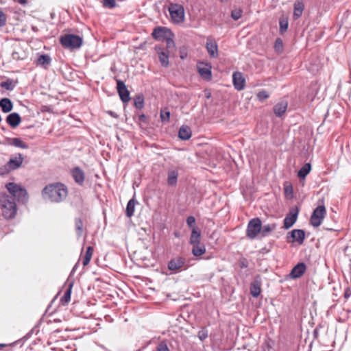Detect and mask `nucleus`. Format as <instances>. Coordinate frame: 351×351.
I'll return each mask as SVG.
<instances>
[{"mask_svg": "<svg viewBox=\"0 0 351 351\" xmlns=\"http://www.w3.org/2000/svg\"><path fill=\"white\" fill-rule=\"evenodd\" d=\"M44 199L52 203L64 202L68 195V189L62 182H54L46 185L42 191Z\"/></svg>", "mask_w": 351, "mask_h": 351, "instance_id": "obj_1", "label": "nucleus"}, {"mask_svg": "<svg viewBox=\"0 0 351 351\" xmlns=\"http://www.w3.org/2000/svg\"><path fill=\"white\" fill-rule=\"evenodd\" d=\"M0 207L5 219H14L17 213V206L12 196L6 193L0 194Z\"/></svg>", "mask_w": 351, "mask_h": 351, "instance_id": "obj_2", "label": "nucleus"}, {"mask_svg": "<svg viewBox=\"0 0 351 351\" xmlns=\"http://www.w3.org/2000/svg\"><path fill=\"white\" fill-rule=\"evenodd\" d=\"M5 188L10 193L13 199L16 198L19 202L25 204L28 200V194L25 189L14 182H9L5 184Z\"/></svg>", "mask_w": 351, "mask_h": 351, "instance_id": "obj_3", "label": "nucleus"}, {"mask_svg": "<svg viewBox=\"0 0 351 351\" xmlns=\"http://www.w3.org/2000/svg\"><path fill=\"white\" fill-rule=\"evenodd\" d=\"M61 45L66 49H77L82 45V38L75 34H65L60 39Z\"/></svg>", "mask_w": 351, "mask_h": 351, "instance_id": "obj_4", "label": "nucleus"}, {"mask_svg": "<svg viewBox=\"0 0 351 351\" xmlns=\"http://www.w3.org/2000/svg\"><path fill=\"white\" fill-rule=\"evenodd\" d=\"M169 11L172 20L175 23H180L184 20V11L182 5L179 4H171Z\"/></svg>", "mask_w": 351, "mask_h": 351, "instance_id": "obj_5", "label": "nucleus"}, {"mask_svg": "<svg viewBox=\"0 0 351 351\" xmlns=\"http://www.w3.org/2000/svg\"><path fill=\"white\" fill-rule=\"evenodd\" d=\"M262 221H249L246 235L251 239H255L262 230Z\"/></svg>", "mask_w": 351, "mask_h": 351, "instance_id": "obj_6", "label": "nucleus"}, {"mask_svg": "<svg viewBox=\"0 0 351 351\" xmlns=\"http://www.w3.org/2000/svg\"><path fill=\"white\" fill-rule=\"evenodd\" d=\"M188 226L192 230L191 234L190 237V244H199L201 238L200 230L195 227V221H186Z\"/></svg>", "mask_w": 351, "mask_h": 351, "instance_id": "obj_7", "label": "nucleus"}, {"mask_svg": "<svg viewBox=\"0 0 351 351\" xmlns=\"http://www.w3.org/2000/svg\"><path fill=\"white\" fill-rule=\"evenodd\" d=\"M154 49L158 55L161 65L163 67H167L169 64V57L171 53L166 51L165 47L161 45H156Z\"/></svg>", "mask_w": 351, "mask_h": 351, "instance_id": "obj_8", "label": "nucleus"}, {"mask_svg": "<svg viewBox=\"0 0 351 351\" xmlns=\"http://www.w3.org/2000/svg\"><path fill=\"white\" fill-rule=\"evenodd\" d=\"M197 69L200 76L206 80H210L212 77L211 66L210 64L199 62Z\"/></svg>", "mask_w": 351, "mask_h": 351, "instance_id": "obj_9", "label": "nucleus"}, {"mask_svg": "<svg viewBox=\"0 0 351 351\" xmlns=\"http://www.w3.org/2000/svg\"><path fill=\"white\" fill-rule=\"evenodd\" d=\"M117 89L119 97L123 103L130 101V91L128 90L123 82L121 80H117Z\"/></svg>", "mask_w": 351, "mask_h": 351, "instance_id": "obj_10", "label": "nucleus"}, {"mask_svg": "<svg viewBox=\"0 0 351 351\" xmlns=\"http://www.w3.org/2000/svg\"><path fill=\"white\" fill-rule=\"evenodd\" d=\"M289 237L291 238V240H288V242H297L298 244L301 245L304 243L305 239V233L302 230H293L289 232L288 239Z\"/></svg>", "mask_w": 351, "mask_h": 351, "instance_id": "obj_11", "label": "nucleus"}, {"mask_svg": "<svg viewBox=\"0 0 351 351\" xmlns=\"http://www.w3.org/2000/svg\"><path fill=\"white\" fill-rule=\"evenodd\" d=\"M206 48L209 56L213 58L218 56V46L217 43L212 38H208L206 40Z\"/></svg>", "mask_w": 351, "mask_h": 351, "instance_id": "obj_12", "label": "nucleus"}, {"mask_svg": "<svg viewBox=\"0 0 351 351\" xmlns=\"http://www.w3.org/2000/svg\"><path fill=\"white\" fill-rule=\"evenodd\" d=\"M24 160L23 156L21 154H17L10 158L7 163L10 169L15 170L21 167Z\"/></svg>", "mask_w": 351, "mask_h": 351, "instance_id": "obj_13", "label": "nucleus"}, {"mask_svg": "<svg viewBox=\"0 0 351 351\" xmlns=\"http://www.w3.org/2000/svg\"><path fill=\"white\" fill-rule=\"evenodd\" d=\"M232 81L234 86L237 90H241L245 88V80L241 73L234 72L232 75Z\"/></svg>", "mask_w": 351, "mask_h": 351, "instance_id": "obj_14", "label": "nucleus"}, {"mask_svg": "<svg viewBox=\"0 0 351 351\" xmlns=\"http://www.w3.org/2000/svg\"><path fill=\"white\" fill-rule=\"evenodd\" d=\"M169 32L168 29L165 27H157L154 29L152 36L156 40H164L167 38Z\"/></svg>", "mask_w": 351, "mask_h": 351, "instance_id": "obj_15", "label": "nucleus"}, {"mask_svg": "<svg viewBox=\"0 0 351 351\" xmlns=\"http://www.w3.org/2000/svg\"><path fill=\"white\" fill-rule=\"evenodd\" d=\"M306 269V265L304 263H299L291 271L290 276L293 279L298 278L304 274Z\"/></svg>", "mask_w": 351, "mask_h": 351, "instance_id": "obj_16", "label": "nucleus"}, {"mask_svg": "<svg viewBox=\"0 0 351 351\" xmlns=\"http://www.w3.org/2000/svg\"><path fill=\"white\" fill-rule=\"evenodd\" d=\"M71 173L75 182L77 184H83L85 178V175L82 169H81L78 167H75L71 170Z\"/></svg>", "mask_w": 351, "mask_h": 351, "instance_id": "obj_17", "label": "nucleus"}, {"mask_svg": "<svg viewBox=\"0 0 351 351\" xmlns=\"http://www.w3.org/2000/svg\"><path fill=\"white\" fill-rule=\"evenodd\" d=\"M185 263V259L182 257H176L171 259L168 263V268L171 271H178L181 269Z\"/></svg>", "mask_w": 351, "mask_h": 351, "instance_id": "obj_18", "label": "nucleus"}, {"mask_svg": "<svg viewBox=\"0 0 351 351\" xmlns=\"http://www.w3.org/2000/svg\"><path fill=\"white\" fill-rule=\"evenodd\" d=\"M21 121V118L17 112L10 114L6 118V122L12 128H16Z\"/></svg>", "mask_w": 351, "mask_h": 351, "instance_id": "obj_19", "label": "nucleus"}, {"mask_svg": "<svg viewBox=\"0 0 351 351\" xmlns=\"http://www.w3.org/2000/svg\"><path fill=\"white\" fill-rule=\"evenodd\" d=\"M288 104L287 101H280L276 104L274 107V114L277 117H280L284 114L287 110Z\"/></svg>", "mask_w": 351, "mask_h": 351, "instance_id": "obj_20", "label": "nucleus"}, {"mask_svg": "<svg viewBox=\"0 0 351 351\" xmlns=\"http://www.w3.org/2000/svg\"><path fill=\"white\" fill-rule=\"evenodd\" d=\"M325 206H318L313 211L310 219H323L325 217Z\"/></svg>", "mask_w": 351, "mask_h": 351, "instance_id": "obj_21", "label": "nucleus"}, {"mask_svg": "<svg viewBox=\"0 0 351 351\" xmlns=\"http://www.w3.org/2000/svg\"><path fill=\"white\" fill-rule=\"evenodd\" d=\"M51 59L48 54H41L36 60V64L47 69L51 64Z\"/></svg>", "mask_w": 351, "mask_h": 351, "instance_id": "obj_22", "label": "nucleus"}, {"mask_svg": "<svg viewBox=\"0 0 351 351\" xmlns=\"http://www.w3.org/2000/svg\"><path fill=\"white\" fill-rule=\"evenodd\" d=\"M0 108L4 113L10 112L13 108L12 101L9 98H3L0 100Z\"/></svg>", "mask_w": 351, "mask_h": 351, "instance_id": "obj_23", "label": "nucleus"}, {"mask_svg": "<svg viewBox=\"0 0 351 351\" xmlns=\"http://www.w3.org/2000/svg\"><path fill=\"white\" fill-rule=\"evenodd\" d=\"M192 132L191 128L187 125H182L178 132V136L182 140H188L191 137Z\"/></svg>", "mask_w": 351, "mask_h": 351, "instance_id": "obj_24", "label": "nucleus"}, {"mask_svg": "<svg viewBox=\"0 0 351 351\" xmlns=\"http://www.w3.org/2000/svg\"><path fill=\"white\" fill-rule=\"evenodd\" d=\"M178 172L176 170H169L167 173V184L169 186H176L178 182Z\"/></svg>", "mask_w": 351, "mask_h": 351, "instance_id": "obj_25", "label": "nucleus"}, {"mask_svg": "<svg viewBox=\"0 0 351 351\" xmlns=\"http://www.w3.org/2000/svg\"><path fill=\"white\" fill-rule=\"evenodd\" d=\"M304 8V5L302 1L298 0L295 2L293 10V18L295 19H297L302 16Z\"/></svg>", "mask_w": 351, "mask_h": 351, "instance_id": "obj_26", "label": "nucleus"}, {"mask_svg": "<svg viewBox=\"0 0 351 351\" xmlns=\"http://www.w3.org/2000/svg\"><path fill=\"white\" fill-rule=\"evenodd\" d=\"M261 292V282L256 280L251 283L250 293L253 297L257 298L260 295Z\"/></svg>", "mask_w": 351, "mask_h": 351, "instance_id": "obj_27", "label": "nucleus"}, {"mask_svg": "<svg viewBox=\"0 0 351 351\" xmlns=\"http://www.w3.org/2000/svg\"><path fill=\"white\" fill-rule=\"evenodd\" d=\"M72 287H73V283L71 282L68 285V287H67L66 291L64 292V295L60 299V303L63 306H65L66 304H67L71 300V294Z\"/></svg>", "mask_w": 351, "mask_h": 351, "instance_id": "obj_28", "label": "nucleus"}, {"mask_svg": "<svg viewBox=\"0 0 351 351\" xmlns=\"http://www.w3.org/2000/svg\"><path fill=\"white\" fill-rule=\"evenodd\" d=\"M311 170V165L310 163L304 164L298 172V176L300 179H304L306 176L310 173Z\"/></svg>", "mask_w": 351, "mask_h": 351, "instance_id": "obj_29", "label": "nucleus"}, {"mask_svg": "<svg viewBox=\"0 0 351 351\" xmlns=\"http://www.w3.org/2000/svg\"><path fill=\"white\" fill-rule=\"evenodd\" d=\"M133 105L138 110H141L144 107L145 98L142 94H138L133 99Z\"/></svg>", "mask_w": 351, "mask_h": 351, "instance_id": "obj_30", "label": "nucleus"}, {"mask_svg": "<svg viewBox=\"0 0 351 351\" xmlns=\"http://www.w3.org/2000/svg\"><path fill=\"white\" fill-rule=\"evenodd\" d=\"M206 252V247L204 245H193L192 254L195 256H199Z\"/></svg>", "mask_w": 351, "mask_h": 351, "instance_id": "obj_31", "label": "nucleus"}, {"mask_svg": "<svg viewBox=\"0 0 351 351\" xmlns=\"http://www.w3.org/2000/svg\"><path fill=\"white\" fill-rule=\"evenodd\" d=\"M165 43V46H163L166 51H167L170 53H173L176 50V44L173 39L170 38H167L164 40Z\"/></svg>", "mask_w": 351, "mask_h": 351, "instance_id": "obj_32", "label": "nucleus"}, {"mask_svg": "<svg viewBox=\"0 0 351 351\" xmlns=\"http://www.w3.org/2000/svg\"><path fill=\"white\" fill-rule=\"evenodd\" d=\"M93 253V248L88 246L86 249L84 256L83 257L82 263L84 266H86L90 261Z\"/></svg>", "mask_w": 351, "mask_h": 351, "instance_id": "obj_33", "label": "nucleus"}, {"mask_svg": "<svg viewBox=\"0 0 351 351\" xmlns=\"http://www.w3.org/2000/svg\"><path fill=\"white\" fill-rule=\"evenodd\" d=\"M284 191L287 199H291L293 197V189L291 183L286 182L284 184Z\"/></svg>", "mask_w": 351, "mask_h": 351, "instance_id": "obj_34", "label": "nucleus"}, {"mask_svg": "<svg viewBox=\"0 0 351 351\" xmlns=\"http://www.w3.org/2000/svg\"><path fill=\"white\" fill-rule=\"evenodd\" d=\"M10 145L22 148V149H27L29 147L27 143L23 142L21 138H13L11 139Z\"/></svg>", "mask_w": 351, "mask_h": 351, "instance_id": "obj_35", "label": "nucleus"}, {"mask_svg": "<svg viewBox=\"0 0 351 351\" xmlns=\"http://www.w3.org/2000/svg\"><path fill=\"white\" fill-rule=\"evenodd\" d=\"M0 86L8 90H12L15 87V84L12 80L8 79L4 82H1Z\"/></svg>", "mask_w": 351, "mask_h": 351, "instance_id": "obj_36", "label": "nucleus"}, {"mask_svg": "<svg viewBox=\"0 0 351 351\" xmlns=\"http://www.w3.org/2000/svg\"><path fill=\"white\" fill-rule=\"evenodd\" d=\"M298 215V209L297 207L291 208L284 219H297Z\"/></svg>", "mask_w": 351, "mask_h": 351, "instance_id": "obj_37", "label": "nucleus"}, {"mask_svg": "<svg viewBox=\"0 0 351 351\" xmlns=\"http://www.w3.org/2000/svg\"><path fill=\"white\" fill-rule=\"evenodd\" d=\"M280 33L282 34L285 32L288 28L289 23L287 19H280Z\"/></svg>", "mask_w": 351, "mask_h": 351, "instance_id": "obj_38", "label": "nucleus"}, {"mask_svg": "<svg viewBox=\"0 0 351 351\" xmlns=\"http://www.w3.org/2000/svg\"><path fill=\"white\" fill-rule=\"evenodd\" d=\"M75 228L77 236L78 238L82 237L83 232V223L82 221H77L75 223Z\"/></svg>", "mask_w": 351, "mask_h": 351, "instance_id": "obj_39", "label": "nucleus"}, {"mask_svg": "<svg viewBox=\"0 0 351 351\" xmlns=\"http://www.w3.org/2000/svg\"><path fill=\"white\" fill-rule=\"evenodd\" d=\"M241 16H242V10L240 9L233 10L231 12V16L235 21L239 19L241 17Z\"/></svg>", "mask_w": 351, "mask_h": 351, "instance_id": "obj_40", "label": "nucleus"}, {"mask_svg": "<svg viewBox=\"0 0 351 351\" xmlns=\"http://www.w3.org/2000/svg\"><path fill=\"white\" fill-rule=\"evenodd\" d=\"M103 5L108 8H114L117 3L115 0H103Z\"/></svg>", "mask_w": 351, "mask_h": 351, "instance_id": "obj_41", "label": "nucleus"}, {"mask_svg": "<svg viewBox=\"0 0 351 351\" xmlns=\"http://www.w3.org/2000/svg\"><path fill=\"white\" fill-rule=\"evenodd\" d=\"M274 48L276 51L278 53L281 52L283 49V43L280 38H278L276 40Z\"/></svg>", "mask_w": 351, "mask_h": 351, "instance_id": "obj_42", "label": "nucleus"}, {"mask_svg": "<svg viewBox=\"0 0 351 351\" xmlns=\"http://www.w3.org/2000/svg\"><path fill=\"white\" fill-rule=\"evenodd\" d=\"M269 95L265 90H261L257 93V98L260 101H263L264 100L269 98Z\"/></svg>", "mask_w": 351, "mask_h": 351, "instance_id": "obj_43", "label": "nucleus"}, {"mask_svg": "<svg viewBox=\"0 0 351 351\" xmlns=\"http://www.w3.org/2000/svg\"><path fill=\"white\" fill-rule=\"evenodd\" d=\"M157 351H169L167 345L165 342L158 343L156 348Z\"/></svg>", "mask_w": 351, "mask_h": 351, "instance_id": "obj_44", "label": "nucleus"}, {"mask_svg": "<svg viewBox=\"0 0 351 351\" xmlns=\"http://www.w3.org/2000/svg\"><path fill=\"white\" fill-rule=\"evenodd\" d=\"M179 52L181 59L184 60L187 57V49L184 46L180 47Z\"/></svg>", "mask_w": 351, "mask_h": 351, "instance_id": "obj_45", "label": "nucleus"}, {"mask_svg": "<svg viewBox=\"0 0 351 351\" xmlns=\"http://www.w3.org/2000/svg\"><path fill=\"white\" fill-rule=\"evenodd\" d=\"M322 228L329 231H338L339 230V228L336 226V224H334L333 226L324 225Z\"/></svg>", "mask_w": 351, "mask_h": 351, "instance_id": "obj_46", "label": "nucleus"}, {"mask_svg": "<svg viewBox=\"0 0 351 351\" xmlns=\"http://www.w3.org/2000/svg\"><path fill=\"white\" fill-rule=\"evenodd\" d=\"M126 215L128 217H132V199H130L128 202L126 208Z\"/></svg>", "mask_w": 351, "mask_h": 351, "instance_id": "obj_47", "label": "nucleus"}, {"mask_svg": "<svg viewBox=\"0 0 351 351\" xmlns=\"http://www.w3.org/2000/svg\"><path fill=\"white\" fill-rule=\"evenodd\" d=\"M271 230V228L269 225L262 227L261 234L263 237H265Z\"/></svg>", "mask_w": 351, "mask_h": 351, "instance_id": "obj_48", "label": "nucleus"}, {"mask_svg": "<svg viewBox=\"0 0 351 351\" xmlns=\"http://www.w3.org/2000/svg\"><path fill=\"white\" fill-rule=\"evenodd\" d=\"M6 23V16L5 14L0 10V27H3L5 25Z\"/></svg>", "mask_w": 351, "mask_h": 351, "instance_id": "obj_49", "label": "nucleus"}, {"mask_svg": "<svg viewBox=\"0 0 351 351\" xmlns=\"http://www.w3.org/2000/svg\"><path fill=\"white\" fill-rule=\"evenodd\" d=\"M169 117H170V113L169 112H161L160 113V118L162 121H168L169 119Z\"/></svg>", "mask_w": 351, "mask_h": 351, "instance_id": "obj_50", "label": "nucleus"}, {"mask_svg": "<svg viewBox=\"0 0 351 351\" xmlns=\"http://www.w3.org/2000/svg\"><path fill=\"white\" fill-rule=\"evenodd\" d=\"M138 119L140 123H146L147 117L144 114H141L138 116Z\"/></svg>", "mask_w": 351, "mask_h": 351, "instance_id": "obj_51", "label": "nucleus"}, {"mask_svg": "<svg viewBox=\"0 0 351 351\" xmlns=\"http://www.w3.org/2000/svg\"><path fill=\"white\" fill-rule=\"evenodd\" d=\"M324 221H311V224L313 227L317 228L322 224Z\"/></svg>", "mask_w": 351, "mask_h": 351, "instance_id": "obj_52", "label": "nucleus"}, {"mask_svg": "<svg viewBox=\"0 0 351 351\" xmlns=\"http://www.w3.org/2000/svg\"><path fill=\"white\" fill-rule=\"evenodd\" d=\"M208 337L207 334L204 331L199 332V337L201 340L205 339Z\"/></svg>", "mask_w": 351, "mask_h": 351, "instance_id": "obj_53", "label": "nucleus"}, {"mask_svg": "<svg viewBox=\"0 0 351 351\" xmlns=\"http://www.w3.org/2000/svg\"><path fill=\"white\" fill-rule=\"evenodd\" d=\"M285 221V226L286 227H290L291 226L293 225V223L296 221Z\"/></svg>", "mask_w": 351, "mask_h": 351, "instance_id": "obj_54", "label": "nucleus"}, {"mask_svg": "<svg viewBox=\"0 0 351 351\" xmlns=\"http://www.w3.org/2000/svg\"><path fill=\"white\" fill-rule=\"evenodd\" d=\"M351 295V291L350 289H347L344 293V297L346 299L348 298Z\"/></svg>", "mask_w": 351, "mask_h": 351, "instance_id": "obj_55", "label": "nucleus"}, {"mask_svg": "<svg viewBox=\"0 0 351 351\" xmlns=\"http://www.w3.org/2000/svg\"><path fill=\"white\" fill-rule=\"evenodd\" d=\"M20 4H25L27 2V0H16Z\"/></svg>", "mask_w": 351, "mask_h": 351, "instance_id": "obj_56", "label": "nucleus"}, {"mask_svg": "<svg viewBox=\"0 0 351 351\" xmlns=\"http://www.w3.org/2000/svg\"><path fill=\"white\" fill-rule=\"evenodd\" d=\"M241 267H247V265L244 262V261H242L241 263Z\"/></svg>", "mask_w": 351, "mask_h": 351, "instance_id": "obj_57", "label": "nucleus"}, {"mask_svg": "<svg viewBox=\"0 0 351 351\" xmlns=\"http://www.w3.org/2000/svg\"><path fill=\"white\" fill-rule=\"evenodd\" d=\"M189 219V220L195 219V217H193V216H189V217H187V219Z\"/></svg>", "mask_w": 351, "mask_h": 351, "instance_id": "obj_58", "label": "nucleus"}, {"mask_svg": "<svg viewBox=\"0 0 351 351\" xmlns=\"http://www.w3.org/2000/svg\"><path fill=\"white\" fill-rule=\"evenodd\" d=\"M3 347H5V344L0 343V350L2 349Z\"/></svg>", "mask_w": 351, "mask_h": 351, "instance_id": "obj_59", "label": "nucleus"}, {"mask_svg": "<svg viewBox=\"0 0 351 351\" xmlns=\"http://www.w3.org/2000/svg\"><path fill=\"white\" fill-rule=\"evenodd\" d=\"M221 2H225V1H227L228 0H219Z\"/></svg>", "mask_w": 351, "mask_h": 351, "instance_id": "obj_60", "label": "nucleus"}, {"mask_svg": "<svg viewBox=\"0 0 351 351\" xmlns=\"http://www.w3.org/2000/svg\"><path fill=\"white\" fill-rule=\"evenodd\" d=\"M132 205H133V208H134V199H133Z\"/></svg>", "mask_w": 351, "mask_h": 351, "instance_id": "obj_61", "label": "nucleus"}, {"mask_svg": "<svg viewBox=\"0 0 351 351\" xmlns=\"http://www.w3.org/2000/svg\"><path fill=\"white\" fill-rule=\"evenodd\" d=\"M252 219H256V220H258L259 219L258 217H255V218H253Z\"/></svg>", "mask_w": 351, "mask_h": 351, "instance_id": "obj_62", "label": "nucleus"}, {"mask_svg": "<svg viewBox=\"0 0 351 351\" xmlns=\"http://www.w3.org/2000/svg\"><path fill=\"white\" fill-rule=\"evenodd\" d=\"M77 267V265H75V267H73V270H74L75 269V267Z\"/></svg>", "mask_w": 351, "mask_h": 351, "instance_id": "obj_63", "label": "nucleus"}, {"mask_svg": "<svg viewBox=\"0 0 351 351\" xmlns=\"http://www.w3.org/2000/svg\"><path fill=\"white\" fill-rule=\"evenodd\" d=\"M125 322H127L128 321V319L127 318H125L124 319Z\"/></svg>", "mask_w": 351, "mask_h": 351, "instance_id": "obj_64", "label": "nucleus"}]
</instances>
